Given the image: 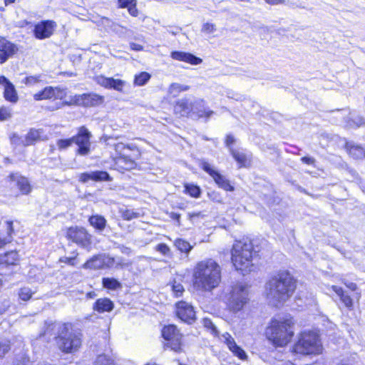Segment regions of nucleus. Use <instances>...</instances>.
Returning <instances> with one entry per match:
<instances>
[{"instance_id":"obj_13","label":"nucleus","mask_w":365,"mask_h":365,"mask_svg":"<svg viewBox=\"0 0 365 365\" xmlns=\"http://www.w3.org/2000/svg\"><path fill=\"white\" fill-rule=\"evenodd\" d=\"M202 168L213 178L220 187L226 191L234 190V187L230 183V181L224 175L215 170L210 163L205 161L202 162Z\"/></svg>"},{"instance_id":"obj_47","label":"nucleus","mask_w":365,"mask_h":365,"mask_svg":"<svg viewBox=\"0 0 365 365\" xmlns=\"http://www.w3.org/2000/svg\"><path fill=\"white\" fill-rule=\"evenodd\" d=\"M122 217L124 220H130L138 217V214L130 210H125L122 212Z\"/></svg>"},{"instance_id":"obj_32","label":"nucleus","mask_w":365,"mask_h":365,"mask_svg":"<svg viewBox=\"0 0 365 365\" xmlns=\"http://www.w3.org/2000/svg\"><path fill=\"white\" fill-rule=\"evenodd\" d=\"M4 96L6 100L11 103H16L18 101L17 93L12 83L5 86Z\"/></svg>"},{"instance_id":"obj_15","label":"nucleus","mask_w":365,"mask_h":365,"mask_svg":"<svg viewBox=\"0 0 365 365\" xmlns=\"http://www.w3.org/2000/svg\"><path fill=\"white\" fill-rule=\"evenodd\" d=\"M104 101V97L97 93H83L74 96L73 102L76 105L85 107L98 106Z\"/></svg>"},{"instance_id":"obj_1","label":"nucleus","mask_w":365,"mask_h":365,"mask_svg":"<svg viewBox=\"0 0 365 365\" xmlns=\"http://www.w3.org/2000/svg\"><path fill=\"white\" fill-rule=\"evenodd\" d=\"M296 282L287 272H282L274 276L267 284V297L269 303L277 307L284 303L294 293Z\"/></svg>"},{"instance_id":"obj_42","label":"nucleus","mask_w":365,"mask_h":365,"mask_svg":"<svg viewBox=\"0 0 365 365\" xmlns=\"http://www.w3.org/2000/svg\"><path fill=\"white\" fill-rule=\"evenodd\" d=\"M73 143V137L68 139H59L56 141L58 150H66Z\"/></svg>"},{"instance_id":"obj_2","label":"nucleus","mask_w":365,"mask_h":365,"mask_svg":"<svg viewBox=\"0 0 365 365\" xmlns=\"http://www.w3.org/2000/svg\"><path fill=\"white\" fill-rule=\"evenodd\" d=\"M194 285L203 291H212L221 281V268L213 259L199 262L193 270Z\"/></svg>"},{"instance_id":"obj_49","label":"nucleus","mask_w":365,"mask_h":365,"mask_svg":"<svg viewBox=\"0 0 365 365\" xmlns=\"http://www.w3.org/2000/svg\"><path fill=\"white\" fill-rule=\"evenodd\" d=\"M202 31L206 34H212L216 31V26L214 24L207 22L203 24Z\"/></svg>"},{"instance_id":"obj_33","label":"nucleus","mask_w":365,"mask_h":365,"mask_svg":"<svg viewBox=\"0 0 365 365\" xmlns=\"http://www.w3.org/2000/svg\"><path fill=\"white\" fill-rule=\"evenodd\" d=\"M231 153L235 160L240 164V167H245L250 163V158L245 153L236 150H231Z\"/></svg>"},{"instance_id":"obj_8","label":"nucleus","mask_w":365,"mask_h":365,"mask_svg":"<svg viewBox=\"0 0 365 365\" xmlns=\"http://www.w3.org/2000/svg\"><path fill=\"white\" fill-rule=\"evenodd\" d=\"M114 149L119 155L116 160L117 164L125 170L135 168V160L140 157V152L135 145H125L123 143H118L114 145Z\"/></svg>"},{"instance_id":"obj_34","label":"nucleus","mask_w":365,"mask_h":365,"mask_svg":"<svg viewBox=\"0 0 365 365\" xmlns=\"http://www.w3.org/2000/svg\"><path fill=\"white\" fill-rule=\"evenodd\" d=\"M174 245L179 251L185 253L187 255L192 249V246L187 241L180 238L175 240Z\"/></svg>"},{"instance_id":"obj_6","label":"nucleus","mask_w":365,"mask_h":365,"mask_svg":"<svg viewBox=\"0 0 365 365\" xmlns=\"http://www.w3.org/2000/svg\"><path fill=\"white\" fill-rule=\"evenodd\" d=\"M248 288L242 283L232 286L226 294L225 300L230 312L236 314L241 311L249 301Z\"/></svg>"},{"instance_id":"obj_17","label":"nucleus","mask_w":365,"mask_h":365,"mask_svg":"<svg viewBox=\"0 0 365 365\" xmlns=\"http://www.w3.org/2000/svg\"><path fill=\"white\" fill-rule=\"evenodd\" d=\"M220 341L225 344L232 354L240 359L247 357L245 351L235 342L234 338L228 332H225L219 336Z\"/></svg>"},{"instance_id":"obj_35","label":"nucleus","mask_w":365,"mask_h":365,"mask_svg":"<svg viewBox=\"0 0 365 365\" xmlns=\"http://www.w3.org/2000/svg\"><path fill=\"white\" fill-rule=\"evenodd\" d=\"M189 89V86L182 85L178 83H173L168 88V93L173 96H177L180 92L186 91Z\"/></svg>"},{"instance_id":"obj_61","label":"nucleus","mask_w":365,"mask_h":365,"mask_svg":"<svg viewBox=\"0 0 365 365\" xmlns=\"http://www.w3.org/2000/svg\"><path fill=\"white\" fill-rule=\"evenodd\" d=\"M235 142V138L232 135H228L226 137L225 143L226 145L230 147L231 145H232Z\"/></svg>"},{"instance_id":"obj_48","label":"nucleus","mask_w":365,"mask_h":365,"mask_svg":"<svg viewBox=\"0 0 365 365\" xmlns=\"http://www.w3.org/2000/svg\"><path fill=\"white\" fill-rule=\"evenodd\" d=\"M9 349L10 345L7 341H0V358L4 357Z\"/></svg>"},{"instance_id":"obj_41","label":"nucleus","mask_w":365,"mask_h":365,"mask_svg":"<svg viewBox=\"0 0 365 365\" xmlns=\"http://www.w3.org/2000/svg\"><path fill=\"white\" fill-rule=\"evenodd\" d=\"M42 81L41 75L36 76H30L24 78L22 80V83H25L26 86H32L36 85V83L41 82Z\"/></svg>"},{"instance_id":"obj_3","label":"nucleus","mask_w":365,"mask_h":365,"mask_svg":"<svg viewBox=\"0 0 365 365\" xmlns=\"http://www.w3.org/2000/svg\"><path fill=\"white\" fill-rule=\"evenodd\" d=\"M50 328L57 330L56 344L62 352L73 354L79 349L82 344V335L73 329L71 323H51L48 330Z\"/></svg>"},{"instance_id":"obj_20","label":"nucleus","mask_w":365,"mask_h":365,"mask_svg":"<svg viewBox=\"0 0 365 365\" xmlns=\"http://www.w3.org/2000/svg\"><path fill=\"white\" fill-rule=\"evenodd\" d=\"M17 51L16 46L4 38H0V63H5Z\"/></svg>"},{"instance_id":"obj_12","label":"nucleus","mask_w":365,"mask_h":365,"mask_svg":"<svg viewBox=\"0 0 365 365\" xmlns=\"http://www.w3.org/2000/svg\"><path fill=\"white\" fill-rule=\"evenodd\" d=\"M67 95L66 88L61 87L46 86L42 91L34 95L35 101H42L48 99H63Z\"/></svg>"},{"instance_id":"obj_22","label":"nucleus","mask_w":365,"mask_h":365,"mask_svg":"<svg viewBox=\"0 0 365 365\" xmlns=\"http://www.w3.org/2000/svg\"><path fill=\"white\" fill-rule=\"evenodd\" d=\"M170 56L174 60L184 61L192 65H198L202 63V60L190 53L183 51H173Z\"/></svg>"},{"instance_id":"obj_24","label":"nucleus","mask_w":365,"mask_h":365,"mask_svg":"<svg viewBox=\"0 0 365 365\" xmlns=\"http://www.w3.org/2000/svg\"><path fill=\"white\" fill-rule=\"evenodd\" d=\"M193 101L185 98L176 102L175 106V111L182 116H187L191 113L192 109Z\"/></svg>"},{"instance_id":"obj_4","label":"nucleus","mask_w":365,"mask_h":365,"mask_svg":"<svg viewBox=\"0 0 365 365\" xmlns=\"http://www.w3.org/2000/svg\"><path fill=\"white\" fill-rule=\"evenodd\" d=\"M294 322L290 317L273 319L267 329V339L276 346H286L294 336Z\"/></svg>"},{"instance_id":"obj_29","label":"nucleus","mask_w":365,"mask_h":365,"mask_svg":"<svg viewBox=\"0 0 365 365\" xmlns=\"http://www.w3.org/2000/svg\"><path fill=\"white\" fill-rule=\"evenodd\" d=\"M331 289L337 294V296L340 298L341 302L344 304L346 307L349 309H351L353 307L352 299L349 295L345 293L341 287L333 285L331 287Z\"/></svg>"},{"instance_id":"obj_58","label":"nucleus","mask_w":365,"mask_h":365,"mask_svg":"<svg viewBox=\"0 0 365 365\" xmlns=\"http://www.w3.org/2000/svg\"><path fill=\"white\" fill-rule=\"evenodd\" d=\"M302 161L307 165H314L315 163V159L311 157L305 156L302 158Z\"/></svg>"},{"instance_id":"obj_54","label":"nucleus","mask_w":365,"mask_h":365,"mask_svg":"<svg viewBox=\"0 0 365 365\" xmlns=\"http://www.w3.org/2000/svg\"><path fill=\"white\" fill-rule=\"evenodd\" d=\"M173 291L175 292L177 297L180 296L184 291L182 285L180 283L175 282L172 286Z\"/></svg>"},{"instance_id":"obj_38","label":"nucleus","mask_w":365,"mask_h":365,"mask_svg":"<svg viewBox=\"0 0 365 365\" xmlns=\"http://www.w3.org/2000/svg\"><path fill=\"white\" fill-rule=\"evenodd\" d=\"M203 326L209 330L212 334H213L215 336H220V332L217 330L216 326L214 324V323L211 321V319L208 318H204L202 320Z\"/></svg>"},{"instance_id":"obj_44","label":"nucleus","mask_w":365,"mask_h":365,"mask_svg":"<svg viewBox=\"0 0 365 365\" xmlns=\"http://www.w3.org/2000/svg\"><path fill=\"white\" fill-rule=\"evenodd\" d=\"M102 257L103 268H110L115 265V257L106 254L102 255Z\"/></svg>"},{"instance_id":"obj_26","label":"nucleus","mask_w":365,"mask_h":365,"mask_svg":"<svg viewBox=\"0 0 365 365\" xmlns=\"http://www.w3.org/2000/svg\"><path fill=\"white\" fill-rule=\"evenodd\" d=\"M11 180L15 181L16 185L23 194H28L31 191V185L29 180L21 175L16 174H11L10 175Z\"/></svg>"},{"instance_id":"obj_36","label":"nucleus","mask_w":365,"mask_h":365,"mask_svg":"<svg viewBox=\"0 0 365 365\" xmlns=\"http://www.w3.org/2000/svg\"><path fill=\"white\" fill-rule=\"evenodd\" d=\"M103 287L112 290L121 288V284L115 278L104 277L102 279Z\"/></svg>"},{"instance_id":"obj_9","label":"nucleus","mask_w":365,"mask_h":365,"mask_svg":"<svg viewBox=\"0 0 365 365\" xmlns=\"http://www.w3.org/2000/svg\"><path fill=\"white\" fill-rule=\"evenodd\" d=\"M66 237L88 252L91 250L92 235L83 227L74 226L68 228Z\"/></svg>"},{"instance_id":"obj_14","label":"nucleus","mask_w":365,"mask_h":365,"mask_svg":"<svg viewBox=\"0 0 365 365\" xmlns=\"http://www.w3.org/2000/svg\"><path fill=\"white\" fill-rule=\"evenodd\" d=\"M176 314L180 320L187 324H192L195 320L193 306L184 301L176 304Z\"/></svg>"},{"instance_id":"obj_23","label":"nucleus","mask_w":365,"mask_h":365,"mask_svg":"<svg viewBox=\"0 0 365 365\" xmlns=\"http://www.w3.org/2000/svg\"><path fill=\"white\" fill-rule=\"evenodd\" d=\"M47 140L46 136L43 135L42 129L31 128L26 134L24 140H22L24 146H28L36 143L40 140Z\"/></svg>"},{"instance_id":"obj_19","label":"nucleus","mask_w":365,"mask_h":365,"mask_svg":"<svg viewBox=\"0 0 365 365\" xmlns=\"http://www.w3.org/2000/svg\"><path fill=\"white\" fill-rule=\"evenodd\" d=\"M191 113L197 119L205 118L207 120L213 114V111L205 106L204 100L196 99L193 101Z\"/></svg>"},{"instance_id":"obj_57","label":"nucleus","mask_w":365,"mask_h":365,"mask_svg":"<svg viewBox=\"0 0 365 365\" xmlns=\"http://www.w3.org/2000/svg\"><path fill=\"white\" fill-rule=\"evenodd\" d=\"M11 142L13 143L16 144H21L22 145V140H24V139H22L20 138L18 135L14 134L11 138Z\"/></svg>"},{"instance_id":"obj_30","label":"nucleus","mask_w":365,"mask_h":365,"mask_svg":"<svg viewBox=\"0 0 365 365\" xmlns=\"http://www.w3.org/2000/svg\"><path fill=\"white\" fill-rule=\"evenodd\" d=\"M88 222L91 226L99 232L105 229L107 222L105 217L99 215L91 216L88 219Z\"/></svg>"},{"instance_id":"obj_37","label":"nucleus","mask_w":365,"mask_h":365,"mask_svg":"<svg viewBox=\"0 0 365 365\" xmlns=\"http://www.w3.org/2000/svg\"><path fill=\"white\" fill-rule=\"evenodd\" d=\"M185 192L190 195L192 197L197 198L200 196L201 190L200 188L193 184H185Z\"/></svg>"},{"instance_id":"obj_60","label":"nucleus","mask_w":365,"mask_h":365,"mask_svg":"<svg viewBox=\"0 0 365 365\" xmlns=\"http://www.w3.org/2000/svg\"><path fill=\"white\" fill-rule=\"evenodd\" d=\"M75 259H76V257H64L63 259H62L61 261L65 262V263H67L68 264H71V265H75Z\"/></svg>"},{"instance_id":"obj_51","label":"nucleus","mask_w":365,"mask_h":365,"mask_svg":"<svg viewBox=\"0 0 365 365\" xmlns=\"http://www.w3.org/2000/svg\"><path fill=\"white\" fill-rule=\"evenodd\" d=\"M156 250L158 251L159 252L162 253L164 255H169L170 252L169 247L164 243H160V244L158 245L156 247Z\"/></svg>"},{"instance_id":"obj_39","label":"nucleus","mask_w":365,"mask_h":365,"mask_svg":"<svg viewBox=\"0 0 365 365\" xmlns=\"http://www.w3.org/2000/svg\"><path fill=\"white\" fill-rule=\"evenodd\" d=\"M150 78V75L147 72H141L136 75L134 80V83L137 86H141L145 85Z\"/></svg>"},{"instance_id":"obj_50","label":"nucleus","mask_w":365,"mask_h":365,"mask_svg":"<svg viewBox=\"0 0 365 365\" xmlns=\"http://www.w3.org/2000/svg\"><path fill=\"white\" fill-rule=\"evenodd\" d=\"M10 307V301L7 299L0 300V315L4 314Z\"/></svg>"},{"instance_id":"obj_27","label":"nucleus","mask_w":365,"mask_h":365,"mask_svg":"<svg viewBox=\"0 0 365 365\" xmlns=\"http://www.w3.org/2000/svg\"><path fill=\"white\" fill-rule=\"evenodd\" d=\"M346 148L349 155L356 159H361L365 158V147L355 145L351 142L346 143Z\"/></svg>"},{"instance_id":"obj_59","label":"nucleus","mask_w":365,"mask_h":365,"mask_svg":"<svg viewBox=\"0 0 365 365\" xmlns=\"http://www.w3.org/2000/svg\"><path fill=\"white\" fill-rule=\"evenodd\" d=\"M130 47L132 50L136 51H142L143 49V46L135 43H130Z\"/></svg>"},{"instance_id":"obj_31","label":"nucleus","mask_w":365,"mask_h":365,"mask_svg":"<svg viewBox=\"0 0 365 365\" xmlns=\"http://www.w3.org/2000/svg\"><path fill=\"white\" fill-rule=\"evenodd\" d=\"M102 255H98L93 256L90 259L87 260L83 265L85 269H100L103 268V264L102 263Z\"/></svg>"},{"instance_id":"obj_5","label":"nucleus","mask_w":365,"mask_h":365,"mask_svg":"<svg viewBox=\"0 0 365 365\" xmlns=\"http://www.w3.org/2000/svg\"><path fill=\"white\" fill-rule=\"evenodd\" d=\"M255 252L253 245L248 240L236 241L232 250V262L237 270L250 272Z\"/></svg>"},{"instance_id":"obj_56","label":"nucleus","mask_w":365,"mask_h":365,"mask_svg":"<svg viewBox=\"0 0 365 365\" xmlns=\"http://www.w3.org/2000/svg\"><path fill=\"white\" fill-rule=\"evenodd\" d=\"M136 4H137V2L134 4H132L129 7H128V11L129 14L132 16H135V17L138 16V10L136 8Z\"/></svg>"},{"instance_id":"obj_7","label":"nucleus","mask_w":365,"mask_h":365,"mask_svg":"<svg viewBox=\"0 0 365 365\" xmlns=\"http://www.w3.org/2000/svg\"><path fill=\"white\" fill-rule=\"evenodd\" d=\"M293 351L296 354L303 355L319 354L322 351L319 336L314 331H304L302 332L293 347Z\"/></svg>"},{"instance_id":"obj_45","label":"nucleus","mask_w":365,"mask_h":365,"mask_svg":"<svg viewBox=\"0 0 365 365\" xmlns=\"http://www.w3.org/2000/svg\"><path fill=\"white\" fill-rule=\"evenodd\" d=\"M115 258V267L117 269H123L125 267H128L130 265H131V262L125 259L122 257H116Z\"/></svg>"},{"instance_id":"obj_53","label":"nucleus","mask_w":365,"mask_h":365,"mask_svg":"<svg viewBox=\"0 0 365 365\" xmlns=\"http://www.w3.org/2000/svg\"><path fill=\"white\" fill-rule=\"evenodd\" d=\"M6 225V231L7 233V236L6 237H10L11 241L12 240V234L14 232V227H13V222L10 220H7L5 222Z\"/></svg>"},{"instance_id":"obj_55","label":"nucleus","mask_w":365,"mask_h":365,"mask_svg":"<svg viewBox=\"0 0 365 365\" xmlns=\"http://www.w3.org/2000/svg\"><path fill=\"white\" fill-rule=\"evenodd\" d=\"M136 3V0H118V5L120 8H128Z\"/></svg>"},{"instance_id":"obj_21","label":"nucleus","mask_w":365,"mask_h":365,"mask_svg":"<svg viewBox=\"0 0 365 365\" xmlns=\"http://www.w3.org/2000/svg\"><path fill=\"white\" fill-rule=\"evenodd\" d=\"M79 180L83 183L88 182L89 180L93 181H109L110 178L106 171H93L90 173H83L79 176Z\"/></svg>"},{"instance_id":"obj_16","label":"nucleus","mask_w":365,"mask_h":365,"mask_svg":"<svg viewBox=\"0 0 365 365\" xmlns=\"http://www.w3.org/2000/svg\"><path fill=\"white\" fill-rule=\"evenodd\" d=\"M56 24L53 21H42L34 27V35L38 39L49 38L53 33Z\"/></svg>"},{"instance_id":"obj_28","label":"nucleus","mask_w":365,"mask_h":365,"mask_svg":"<svg viewBox=\"0 0 365 365\" xmlns=\"http://www.w3.org/2000/svg\"><path fill=\"white\" fill-rule=\"evenodd\" d=\"M18 261L19 255L16 251L7 252L0 255V266L14 265Z\"/></svg>"},{"instance_id":"obj_10","label":"nucleus","mask_w":365,"mask_h":365,"mask_svg":"<svg viewBox=\"0 0 365 365\" xmlns=\"http://www.w3.org/2000/svg\"><path fill=\"white\" fill-rule=\"evenodd\" d=\"M162 336L166 341L165 346L175 352L181 351L182 334L175 325H168L162 330Z\"/></svg>"},{"instance_id":"obj_52","label":"nucleus","mask_w":365,"mask_h":365,"mask_svg":"<svg viewBox=\"0 0 365 365\" xmlns=\"http://www.w3.org/2000/svg\"><path fill=\"white\" fill-rule=\"evenodd\" d=\"M114 245H115V248L118 249L120 251V252L124 255H130L132 252V250L130 247H128L123 245H120V244L115 242L114 244Z\"/></svg>"},{"instance_id":"obj_62","label":"nucleus","mask_w":365,"mask_h":365,"mask_svg":"<svg viewBox=\"0 0 365 365\" xmlns=\"http://www.w3.org/2000/svg\"><path fill=\"white\" fill-rule=\"evenodd\" d=\"M266 3L271 4V5H277L284 4L285 2V0H264Z\"/></svg>"},{"instance_id":"obj_18","label":"nucleus","mask_w":365,"mask_h":365,"mask_svg":"<svg viewBox=\"0 0 365 365\" xmlns=\"http://www.w3.org/2000/svg\"><path fill=\"white\" fill-rule=\"evenodd\" d=\"M97 84L108 89H114L117 91H122L125 84L124 81L108 78L104 76H97L94 78Z\"/></svg>"},{"instance_id":"obj_43","label":"nucleus","mask_w":365,"mask_h":365,"mask_svg":"<svg viewBox=\"0 0 365 365\" xmlns=\"http://www.w3.org/2000/svg\"><path fill=\"white\" fill-rule=\"evenodd\" d=\"M34 293L29 287H23L19 290V296L21 300L27 301L31 298Z\"/></svg>"},{"instance_id":"obj_11","label":"nucleus","mask_w":365,"mask_h":365,"mask_svg":"<svg viewBox=\"0 0 365 365\" xmlns=\"http://www.w3.org/2000/svg\"><path fill=\"white\" fill-rule=\"evenodd\" d=\"M92 135L88 130L81 126L78 129V133L73 136V143L78 145L76 154L79 155H88L91 151V138Z\"/></svg>"},{"instance_id":"obj_40","label":"nucleus","mask_w":365,"mask_h":365,"mask_svg":"<svg viewBox=\"0 0 365 365\" xmlns=\"http://www.w3.org/2000/svg\"><path fill=\"white\" fill-rule=\"evenodd\" d=\"M94 365H115L114 361L105 354H101L96 358Z\"/></svg>"},{"instance_id":"obj_46","label":"nucleus","mask_w":365,"mask_h":365,"mask_svg":"<svg viewBox=\"0 0 365 365\" xmlns=\"http://www.w3.org/2000/svg\"><path fill=\"white\" fill-rule=\"evenodd\" d=\"M11 117V109L6 107L0 108V120H6Z\"/></svg>"},{"instance_id":"obj_25","label":"nucleus","mask_w":365,"mask_h":365,"mask_svg":"<svg viewBox=\"0 0 365 365\" xmlns=\"http://www.w3.org/2000/svg\"><path fill=\"white\" fill-rule=\"evenodd\" d=\"M113 307V302L106 297L97 299L93 306V310L98 313L111 312Z\"/></svg>"},{"instance_id":"obj_63","label":"nucleus","mask_w":365,"mask_h":365,"mask_svg":"<svg viewBox=\"0 0 365 365\" xmlns=\"http://www.w3.org/2000/svg\"><path fill=\"white\" fill-rule=\"evenodd\" d=\"M56 105V106L55 109L57 110V109H60V108H63L64 106H70V105H71V103L68 102V101H64V102L57 103ZM53 110H54V108Z\"/></svg>"},{"instance_id":"obj_64","label":"nucleus","mask_w":365,"mask_h":365,"mask_svg":"<svg viewBox=\"0 0 365 365\" xmlns=\"http://www.w3.org/2000/svg\"><path fill=\"white\" fill-rule=\"evenodd\" d=\"M10 242V237H4L3 239L0 238V248L2 247L4 245L9 243Z\"/></svg>"}]
</instances>
